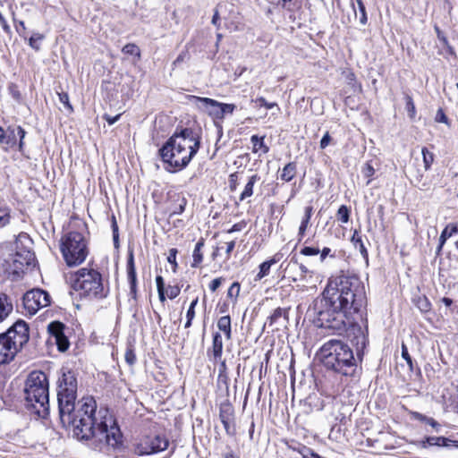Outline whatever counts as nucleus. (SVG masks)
<instances>
[{
  "mask_svg": "<svg viewBox=\"0 0 458 458\" xmlns=\"http://www.w3.org/2000/svg\"><path fill=\"white\" fill-rule=\"evenodd\" d=\"M42 39V36L40 34H37L35 37L32 36L30 40H29V44L30 46L34 48V49H38V46L36 45V40H40Z\"/></svg>",
  "mask_w": 458,
  "mask_h": 458,
  "instance_id": "obj_58",
  "label": "nucleus"
},
{
  "mask_svg": "<svg viewBox=\"0 0 458 458\" xmlns=\"http://www.w3.org/2000/svg\"><path fill=\"white\" fill-rule=\"evenodd\" d=\"M352 242L353 243L355 249L359 250L360 255L365 259L366 263L369 262V252L364 244V242L361 239V236L359 234L357 231H354L353 235L352 237Z\"/></svg>",
  "mask_w": 458,
  "mask_h": 458,
  "instance_id": "obj_22",
  "label": "nucleus"
},
{
  "mask_svg": "<svg viewBox=\"0 0 458 458\" xmlns=\"http://www.w3.org/2000/svg\"><path fill=\"white\" fill-rule=\"evenodd\" d=\"M319 252H320L319 249L315 248V247L306 246L301 250V254H302L304 256H315V255H318Z\"/></svg>",
  "mask_w": 458,
  "mask_h": 458,
  "instance_id": "obj_40",
  "label": "nucleus"
},
{
  "mask_svg": "<svg viewBox=\"0 0 458 458\" xmlns=\"http://www.w3.org/2000/svg\"><path fill=\"white\" fill-rule=\"evenodd\" d=\"M13 311V303L10 298L0 293V323L3 322Z\"/></svg>",
  "mask_w": 458,
  "mask_h": 458,
  "instance_id": "obj_19",
  "label": "nucleus"
},
{
  "mask_svg": "<svg viewBox=\"0 0 458 458\" xmlns=\"http://www.w3.org/2000/svg\"><path fill=\"white\" fill-rule=\"evenodd\" d=\"M318 254H320V261L322 262L327 259V257H335V251L333 252L332 250L328 247L323 248Z\"/></svg>",
  "mask_w": 458,
  "mask_h": 458,
  "instance_id": "obj_43",
  "label": "nucleus"
},
{
  "mask_svg": "<svg viewBox=\"0 0 458 458\" xmlns=\"http://www.w3.org/2000/svg\"><path fill=\"white\" fill-rule=\"evenodd\" d=\"M362 174L365 177L370 178L375 174V169L370 164L367 163L362 169Z\"/></svg>",
  "mask_w": 458,
  "mask_h": 458,
  "instance_id": "obj_46",
  "label": "nucleus"
},
{
  "mask_svg": "<svg viewBox=\"0 0 458 458\" xmlns=\"http://www.w3.org/2000/svg\"><path fill=\"white\" fill-rule=\"evenodd\" d=\"M313 208L311 206H308L304 209V216L301 219V225L298 231L299 242L304 237L306 230L309 226L310 220L312 216Z\"/></svg>",
  "mask_w": 458,
  "mask_h": 458,
  "instance_id": "obj_21",
  "label": "nucleus"
},
{
  "mask_svg": "<svg viewBox=\"0 0 458 458\" xmlns=\"http://www.w3.org/2000/svg\"><path fill=\"white\" fill-rule=\"evenodd\" d=\"M256 102L259 103L261 106H265L267 109H271L276 106V103L267 102V100L263 97L258 98L256 99Z\"/></svg>",
  "mask_w": 458,
  "mask_h": 458,
  "instance_id": "obj_52",
  "label": "nucleus"
},
{
  "mask_svg": "<svg viewBox=\"0 0 458 458\" xmlns=\"http://www.w3.org/2000/svg\"><path fill=\"white\" fill-rule=\"evenodd\" d=\"M60 250L68 267L81 265L89 254L87 241L79 231H70L61 238Z\"/></svg>",
  "mask_w": 458,
  "mask_h": 458,
  "instance_id": "obj_7",
  "label": "nucleus"
},
{
  "mask_svg": "<svg viewBox=\"0 0 458 458\" xmlns=\"http://www.w3.org/2000/svg\"><path fill=\"white\" fill-rule=\"evenodd\" d=\"M219 419L221 421L234 419L233 408L231 404L224 403L220 405Z\"/></svg>",
  "mask_w": 458,
  "mask_h": 458,
  "instance_id": "obj_29",
  "label": "nucleus"
},
{
  "mask_svg": "<svg viewBox=\"0 0 458 458\" xmlns=\"http://www.w3.org/2000/svg\"><path fill=\"white\" fill-rule=\"evenodd\" d=\"M246 224L244 222H240L237 224H234L228 231V233H232L234 232H240L245 227Z\"/></svg>",
  "mask_w": 458,
  "mask_h": 458,
  "instance_id": "obj_55",
  "label": "nucleus"
},
{
  "mask_svg": "<svg viewBox=\"0 0 458 458\" xmlns=\"http://www.w3.org/2000/svg\"><path fill=\"white\" fill-rule=\"evenodd\" d=\"M169 445V439L165 435L150 434L140 437L133 445V451L139 456L151 455L165 451Z\"/></svg>",
  "mask_w": 458,
  "mask_h": 458,
  "instance_id": "obj_9",
  "label": "nucleus"
},
{
  "mask_svg": "<svg viewBox=\"0 0 458 458\" xmlns=\"http://www.w3.org/2000/svg\"><path fill=\"white\" fill-rule=\"evenodd\" d=\"M211 352L216 362L221 359L223 352V340L220 333L218 332L213 335Z\"/></svg>",
  "mask_w": 458,
  "mask_h": 458,
  "instance_id": "obj_20",
  "label": "nucleus"
},
{
  "mask_svg": "<svg viewBox=\"0 0 458 458\" xmlns=\"http://www.w3.org/2000/svg\"><path fill=\"white\" fill-rule=\"evenodd\" d=\"M296 174V165L293 162L288 163L281 171L280 179L290 182Z\"/></svg>",
  "mask_w": 458,
  "mask_h": 458,
  "instance_id": "obj_28",
  "label": "nucleus"
},
{
  "mask_svg": "<svg viewBox=\"0 0 458 458\" xmlns=\"http://www.w3.org/2000/svg\"><path fill=\"white\" fill-rule=\"evenodd\" d=\"M0 144L7 148L16 145V133L14 126H9L6 130L0 126Z\"/></svg>",
  "mask_w": 458,
  "mask_h": 458,
  "instance_id": "obj_17",
  "label": "nucleus"
},
{
  "mask_svg": "<svg viewBox=\"0 0 458 458\" xmlns=\"http://www.w3.org/2000/svg\"><path fill=\"white\" fill-rule=\"evenodd\" d=\"M0 24L2 25V28L5 32H7V33L10 32V30H11L10 26L8 25L6 19L4 17V15L2 14L1 12H0Z\"/></svg>",
  "mask_w": 458,
  "mask_h": 458,
  "instance_id": "obj_60",
  "label": "nucleus"
},
{
  "mask_svg": "<svg viewBox=\"0 0 458 458\" xmlns=\"http://www.w3.org/2000/svg\"><path fill=\"white\" fill-rule=\"evenodd\" d=\"M30 339L29 325L17 320L5 332L0 334V364L12 361Z\"/></svg>",
  "mask_w": 458,
  "mask_h": 458,
  "instance_id": "obj_6",
  "label": "nucleus"
},
{
  "mask_svg": "<svg viewBox=\"0 0 458 458\" xmlns=\"http://www.w3.org/2000/svg\"><path fill=\"white\" fill-rule=\"evenodd\" d=\"M22 301L28 313L34 315L38 310L50 304V295L44 290L33 289L24 294Z\"/></svg>",
  "mask_w": 458,
  "mask_h": 458,
  "instance_id": "obj_10",
  "label": "nucleus"
},
{
  "mask_svg": "<svg viewBox=\"0 0 458 458\" xmlns=\"http://www.w3.org/2000/svg\"><path fill=\"white\" fill-rule=\"evenodd\" d=\"M420 445L422 448H428L429 446L458 448V441L445 437H428L425 440L420 442Z\"/></svg>",
  "mask_w": 458,
  "mask_h": 458,
  "instance_id": "obj_14",
  "label": "nucleus"
},
{
  "mask_svg": "<svg viewBox=\"0 0 458 458\" xmlns=\"http://www.w3.org/2000/svg\"><path fill=\"white\" fill-rule=\"evenodd\" d=\"M411 182L414 184V186L418 187L421 191H427L429 189V182L427 180H424L423 174L420 171H417L414 174H411Z\"/></svg>",
  "mask_w": 458,
  "mask_h": 458,
  "instance_id": "obj_26",
  "label": "nucleus"
},
{
  "mask_svg": "<svg viewBox=\"0 0 458 458\" xmlns=\"http://www.w3.org/2000/svg\"><path fill=\"white\" fill-rule=\"evenodd\" d=\"M11 221V209L7 206L0 207V228L6 226Z\"/></svg>",
  "mask_w": 458,
  "mask_h": 458,
  "instance_id": "obj_31",
  "label": "nucleus"
},
{
  "mask_svg": "<svg viewBox=\"0 0 458 458\" xmlns=\"http://www.w3.org/2000/svg\"><path fill=\"white\" fill-rule=\"evenodd\" d=\"M447 225H448V230H451L452 234L458 233V222L452 223Z\"/></svg>",
  "mask_w": 458,
  "mask_h": 458,
  "instance_id": "obj_64",
  "label": "nucleus"
},
{
  "mask_svg": "<svg viewBox=\"0 0 458 458\" xmlns=\"http://www.w3.org/2000/svg\"><path fill=\"white\" fill-rule=\"evenodd\" d=\"M414 301L416 307L423 313L431 310V303L426 296H419Z\"/></svg>",
  "mask_w": 458,
  "mask_h": 458,
  "instance_id": "obj_30",
  "label": "nucleus"
},
{
  "mask_svg": "<svg viewBox=\"0 0 458 458\" xmlns=\"http://www.w3.org/2000/svg\"><path fill=\"white\" fill-rule=\"evenodd\" d=\"M185 205L186 200L182 199V203L179 204V206L174 210L173 214H182L184 211Z\"/></svg>",
  "mask_w": 458,
  "mask_h": 458,
  "instance_id": "obj_63",
  "label": "nucleus"
},
{
  "mask_svg": "<svg viewBox=\"0 0 458 458\" xmlns=\"http://www.w3.org/2000/svg\"><path fill=\"white\" fill-rule=\"evenodd\" d=\"M221 422H222V424L225 428V430L228 436L233 437L236 434V427L234 424V419L228 420H222Z\"/></svg>",
  "mask_w": 458,
  "mask_h": 458,
  "instance_id": "obj_37",
  "label": "nucleus"
},
{
  "mask_svg": "<svg viewBox=\"0 0 458 458\" xmlns=\"http://www.w3.org/2000/svg\"><path fill=\"white\" fill-rule=\"evenodd\" d=\"M200 146L199 138L190 128L174 132L159 149L165 169L174 173L185 168L197 154Z\"/></svg>",
  "mask_w": 458,
  "mask_h": 458,
  "instance_id": "obj_3",
  "label": "nucleus"
},
{
  "mask_svg": "<svg viewBox=\"0 0 458 458\" xmlns=\"http://www.w3.org/2000/svg\"><path fill=\"white\" fill-rule=\"evenodd\" d=\"M156 284H157V289L158 290H164L165 289V283L164 279L161 276H157L156 277Z\"/></svg>",
  "mask_w": 458,
  "mask_h": 458,
  "instance_id": "obj_62",
  "label": "nucleus"
},
{
  "mask_svg": "<svg viewBox=\"0 0 458 458\" xmlns=\"http://www.w3.org/2000/svg\"><path fill=\"white\" fill-rule=\"evenodd\" d=\"M356 3L358 4L359 12H360V21L361 24H366L367 21H368V18H367V13H366L365 5H364L362 0H356Z\"/></svg>",
  "mask_w": 458,
  "mask_h": 458,
  "instance_id": "obj_38",
  "label": "nucleus"
},
{
  "mask_svg": "<svg viewBox=\"0 0 458 458\" xmlns=\"http://www.w3.org/2000/svg\"><path fill=\"white\" fill-rule=\"evenodd\" d=\"M406 108L408 110L409 115L411 117H413L414 114H415V106H414V103H413V101H412V99L411 98H408V101H407V104H406Z\"/></svg>",
  "mask_w": 458,
  "mask_h": 458,
  "instance_id": "obj_54",
  "label": "nucleus"
},
{
  "mask_svg": "<svg viewBox=\"0 0 458 458\" xmlns=\"http://www.w3.org/2000/svg\"><path fill=\"white\" fill-rule=\"evenodd\" d=\"M301 455L303 458H318V454L313 452L310 448H304L301 452Z\"/></svg>",
  "mask_w": 458,
  "mask_h": 458,
  "instance_id": "obj_53",
  "label": "nucleus"
},
{
  "mask_svg": "<svg viewBox=\"0 0 458 458\" xmlns=\"http://www.w3.org/2000/svg\"><path fill=\"white\" fill-rule=\"evenodd\" d=\"M324 366L344 376H352L357 367L353 352L341 340L332 339L320 348Z\"/></svg>",
  "mask_w": 458,
  "mask_h": 458,
  "instance_id": "obj_4",
  "label": "nucleus"
},
{
  "mask_svg": "<svg viewBox=\"0 0 458 458\" xmlns=\"http://www.w3.org/2000/svg\"><path fill=\"white\" fill-rule=\"evenodd\" d=\"M121 114H117L115 116H111L109 114H105L104 115V119L108 123L109 125H112L114 124V123H116L119 118H120Z\"/></svg>",
  "mask_w": 458,
  "mask_h": 458,
  "instance_id": "obj_61",
  "label": "nucleus"
},
{
  "mask_svg": "<svg viewBox=\"0 0 458 458\" xmlns=\"http://www.w3.org/2000/svg\"><path fill=\"white\" fill-rule=\"evenodd\" d=\"M331 141V137L328 132H326L320 140V148H326Z\"/></svg>",
  "mask_w": 458,
  "mask_h": 458,
  "instance_id": "obj_57",
  "label": "nucleus"
},
{
  "mask_svg": "<svg viewBox=\"0 0 458 458\" xmlns=\"http://www.w3.org/2000/svg\"><path fill=\"white\" fill-rule=\"evenodd\" d=\"M288 309H276L267 318L269 326L272 327L286 323L288 321Z\"/></svg>",
  "mask_w": 458,
  "mask_h": 458,
  "instance_id": "obj_18",
  "label": "nucleus"
},
{
  "mask_svg": "<svg viewBox=\"0 0 458 458\" xmlns=\"http://www.w3.org/2000/svg\"><path fill=\"white\" fill-rule=\"evenodd\" d=\"M65 326L60 321H53L47 326L50 340L54 341L60 352H65L70 346L69 340L64 335Z\"/></svg>",
  "mask_w": 458,
  "mask_h": 458,
  "instance_id": "obj_12",
  "label": "nucleus"
},
{
  "mask_svg": "<svg viewBox=\"0 0 458 458\" xmlns=\"http://www.w3.org/2000/svg\"><path fill=\"white\" fill-rule=\"evenodd\" d=\"M176 254H177V250L174 249V248H172V249L169 250V254H168V257H167V261L170 264H174V267L177 266V263H176Z\"/></svg>",
  "mask_w": 458,
  "mask_h": 458,
  "instance_id": "obj_50",
  "label": "nucleus"
},
{
  "mask_svg": "<svg viewBox=\"0 0 458 458\" xmlns=\"http://www.w3.org/2000/svg\"><path fill=\"white\" fill-rule=\"evenodd\" d=\"M191 98L196 101V103H200L203 105L219 108L216 111L209 112V115L216 119H223L226 114H233L235 109V105L233 104L221 103L208 98H201L196 96H191Z\"/></svg>",
  "mask_w": 458,
  "mask_h": 458,
  "instance_id": "obj_13",
  "label": "nucleus"
},
{
  "mask_svg": "<svg viewBox=\"0 0 458 458\" xmlns=\"http://www.w3.org/2000/svg\"><path fill=\"white\" fill-rule=\"evenodd\" d=\"M180 293V289L177 286H169L166 290V294L170 299H174Z\"/></svg>",
  "mask_w": 458,
  "mask_h": 458,
  "instance_id": "obj_48",
  "label": "nucleus"
},
{
  "mask_svg": "<svg viewBox=\"0 0 458 458\" xmlns=\"http://www.w3.org/2000/svg\"><path fill=\"white\" fill-rule=\"evenodd\" d=\"M425 423L430 425L437 432L440 430L441 425L433 418H428Z\"/></svg>",
  "mask_w": 458,
  "mask_h": 458,
  "instance_id": "obj_59",
  "label": "nucleus"
},
{
  "mask_svg": "<svg viewBox=\"0 0 458 458\" xmlns=\"http://www.w3.org/2000/svg\"><path fill=\"white\" fill-rule=\"evenodd\" d=\"M239 293H240V284L238 282H234L232 284V285L228 289L227 296L228 297H233V296L237 297L239 295Z\"/></svg>",
  "mask_w": 458,
  "mask_h": 458,
  "instance_id": "obj_42",
  "label": "nucleus"
},
{
  "mask_svg": "<svg viewBox=\"0 0 458 458\" xmlns=\"http://www.w3.org/2000/svg\"><path fill=\"white\" fill-rule=\"evenodd\" d=\"M250 141L253 144V152H257L258 149L261 148L264 153L268 151V147L264 144V137H259L258 135H252Z\"/></svg>",
  "mask_w": 458,
  "mask_h": 458,
  "instance_id": "obj_32",
  "label": "nucleus"
},
{
  "mask_svg": "<svg viewBox=\"0 0 458 458\" xmlns=\"http://www.w3.org/2000/svg\"><path fill=\"white\" fill-rule=\"evenodd\" d=\"M453 234L451 233V230H448V225L445 226V228L442 231L440 237H439V250L442 248V246L445 244L447 238L451 237Z\"/></svg>",
  "mask_w": 458,
  "mask_h": 458,
  "instance_id": "obj_41",
  "label": "nucleus"
},
{
  "mask_svg": "<svg viewBox=\"0 0 458 458\" xmlns=\"http://www.w3.org/2000/svg\"><path fill=\"white\" fill-rule=\"evenodd\" d=\"M127 276L130 284V295L132 299L137 298V275L134 265V259L132 253L130 254L127 260Z\"/></svg>",
  "mask_w": 458,
  "mask_h": 458,
  "instance_id": "obj_15",
  "label": "nucleus"
},
{
  "mask_svg": "<svg viewBox=\"0 0 458 458\" xmlns=\"http://www.w3.org/2000/svg\"><path fill=\"white\" fill-rule=\"evenodd\" d=\"M402 358L406 361L409 372L411 374L416 372L418 375H420V367L413 361L408 352V348L404 344H402Z\"/></svg>",
  "mask_w": 458,
  "mask_h": 458,
  "instance_id": "obj_23",
  "label": "nucleus"
},
{
  "mask_svg": "<svg viewBox=\"0 0 458 458\" xmlns=\"http://www.w3.org/2000/svg\"><path fill=\"white\" fill-rule=\"evenodd\" d=\"M124 358H125L126 362L131 366H132L136 361V355L132 349L126 350Z\"/></svg>",
  "mask_w": 458,
  "mask_h": 458,
  "instance_id": "obj_44",
  "label": "nucleus"
},
{
  "mask_svg": "<svg viewBox=\"0 0 458 458\" xmlns=\"http://www.w3.org/2000/svg\"><path fill=\"white\" fill-rule=\"evenodd\" d=\"M304 0H277V6L289 13L290 19H295V13L301 10Z\"/></svg>",
  "mask_w": 458,
  "mask_h": 458,
  "instance_id": "obj_16",
  "label": "nucleus"
},
{
  "mask_svg": "<svg viewBox=\"0 0 458 458\" xmlns=\"http://www.w3.org/2000/svg\"><path fill=\"white\" fill-rule=\"evenodd\" d=\"M436 121L437 123H447V116L445 114V113L443 112L442 109H439L437 113V115H436Z\"/></svg>",
  "mask_w": 458,
  "mask_h": 458,
  "instance_id": "obj_56",
  "label": "nucleus"
},
{
  "mask_svg": "<svg viewBox=\"0 0 458 458\" xmlns=\"http://www.w3.org/2000/svg\"><path fill=\"white\" fill-rule=\"evenodd\" d=\"M14 128H15L16 138L19 137V139H20V141H19V150L22 151L23 145H24L23 140L25 138L26 131L21 126H15Z\"/></svg>",
  "mask_w": 458,
  "mask_h": 458,
  "instance_id": "obj_39",
  "label": "nucleus"
},
{
  "mask_svg": "<svg viewBox=\"0 0 458 458\" xmlns=\"http://www.w3.org/2000/svg\"><path fill=\"white\" fill-rule=\"evenodd\" d=\"M194 317H195V309L189 308L187 310V314H186L187 321L184 325L185 328H188L191 326V321L194 318Z\"/></svg>",
  "mask_w": 458,
  "mask_h": 458,
  "instance_id": "obj_47",
  "label": "nucleus"
},
{
  "mask_svg": "<svg viewBox=\"0 0 458 458\" xmlns=\"http://www.w3.org/2000/svg\"><path fill=\"white\" fill-rule=\"evenodd\" d=\"M77 378L73 371L64 370L58 378L57 402L63 427L76 440L89 448L109 453L122 445V434L109 411L97 409L93 397L77 403Z\"/></svg>",
  "mask_w": 458,
  "mask_h": 458,
  "instance_id": "obj_1",
  "label": "nucleus"
},
{
  "mask_svg": "<svg viewBox=\"0 0 458 458\" xmlns=\"http://www.w3.org/2000/svg\"><path fill=\"white\" fill-rule=\"evenodd\" d=\"M217 327L224 332L227 340L232 338L231 318L229 315L223 316L218 319Z\"/></svg>",
  "mask_w": 458,
  "mask_h": 458,
  "instance_id": "obj_25",
  "label": "nucleus"
},
{
  "mask_svg": "<svg viewBox=\"0 0 458 458\" xmlns=\"http://www.w3.org/2000/svg\"><path fill=\"white\" fill-rule=\"evenodd\" d=\"M336 216L342 223H347L350 217V209L345 205H342L337 210Z\"/></svg>",
  "mask_w": 458,
  "mask_h": 458,
  "instance_id": "obj_35",
  "label": "nucleus"
},
{
  "mask_svg": "<svg viewBox=\"0 0 458 458\" xmlns=\"http://www.w3.org/2000/svg\"><path fill=\"white\" fill-rule=\"evenodd\" d=\"M59 100L61 103H63L70 111H72V106H71L69 102V96L65 92H62L58 94Z\"/></svg>",
  "mask_w": 458,
  "mask_h": 458,
  "instance_id": "obj_45",
  "label": "nucleus"
},
{
  "mask_svg": "<svg viewBox=\"0 0 458 458\" xmlns=\"http://www.w3.org/2000/svg\"><path fill=\"white\" fill-rule=\"evenodd\" d=\"M204 244H205V242H204L203 238L199 239V242L196 243L195 248L193 250V253H192V259H193V261L191 263L192 267H198L203 261L202 249L204 247Z\"/></svg>",
  "mask_w": 458,
  "mask_h": 458,
  "instance_id": "obj_24",
  "label": "nucleus"
},
{
  "mask_svg": "<svg viewBox=\"0 0 458 458\" xmlns=\"http://www.w3.org/2000/svg\"><path fill=\"white\" fill-rule=\"evenodd\" d=\"M223 280L224 279L222 277H217L212 280L211 283L209 284L210 291L216 292L220 287Z\"/></svg>",
  "mask_w": 458,
  "mask_h": 458,
  "instance_id": "obj_51",
  "label": "nucleus"
},
{
  "mask_svg": "<svg viewBox=\"0 0 458 458\" xmlns=\"http://www.w3.org/2000/svg\"><path fill=\"white\" fill-rule=\"evenodd\" d=\"M10 268L13 273L18 274L25 268L35 267L36 257L35 253L30 250L17 247L15 254L10 259Z\"/></svg>",
  "mask_w": 458,
  "mask_h": 458,
  "instance_id": "obj_11",
  "label": "nucleus"
},
{
  "mask_svg": "<svg viewBox=\"0 0 458 458\" xmlns=\"http://www.w3.org/2000/svg\"><path fill=\"white\" fill-rule=\"evenodd\" d=\"M9 91L11 93V95L13 96V98L17 100V101H20L21 99V93L17 88V86L15 84H11L9 86Z\"/></svg>",
  "mask_w": 458,
  "mask_h": 458,
  "instance_id": "obj_49",
  "label": "nucleus"
},
{
  "mask_svg": "<svg viewBox=\"0 0 458 458\" xmlns=\"http://www.w3.org/2000/svg\"><path fill=\"white\" fill-rule=\"evenodd\" d=\"M123 53L125 55H137L138 57L140 56V50L138 46H136L133 43H128L126 44L123 49Z\"/></svg>",
  "mask_w": 458,
  "mask_h": 458,
  "instance_id": "obj_36",
  "label": "nucleus"
},
{
  "mask_svg": "<svg viewBox=\"0 0 458 458\" xmlns=\"http://www.w3.org/2000/svg\"><path fill=\"white\" fill-rule=\"evenodd\" d=\"M259 181V176L258 174H252L248 182L246 183L243 191L240 196V200H244L245 199L251 197L253 194V187L255 183Z\"/></svg>",
  "mask_w": 458,
  "mask_h": 458,
  "instance_id": "obj_27",
  "label": "nucleus"
},
{
  "mask_svg": "<svg viewBox=\"0 0 458 458\" xmlns=\"http://www.w3.org/2000/svg\"><path fill=\"white\" fill-rule=\"evenodd\" d=\"M73 288L85 297L103 298L106 296L102 276L99 272L94 269L81 268L77 271Z\"/></svg>",
  "mask_w": 458,
  "mask_h": 458,
  "instance_id": "obj_8",
  "label": "nucleus"
},
{
  "mask_svg": "<svg viewBox=\"0 0 458 458\" xmlns=\"http://www.w3.org/2000/svg\"><path fill=\"white\" fill-rule=\"evenodd\" d=\"M366 306L364 284L356 275L342 273L328 279L321 294L310 306L309 312L318 327L341 333L351 325L354 335L352 342L360 351L367 344V327L363 329L355 324L354 315L362 317Z\"/></svg>",
  "mask_w": 458,
  "mask_h": 458,
  "instance_id": "obj_2",
  "label": "nucleus"
},
{
  "mask_svg": "<svg viewBox=\"0 0 458 458\" xmlns=\"http://www.w3.org/2000/svg\"><path fill=\"white\" fill-rule=\"evenodd\" d=\"M25 406L39 417H45L48 412V381L44 372H31L24 388Z\"/></svg>",
  "mask_w": 458,
  "mask_h": 458,
  "instance_id": "obj_5",
  "label": "nucleus"
},
{
  "mask_svg": "<svg viewBox=\"0 0 458 458\" xmlns=\"http://www.w3.org/2000/svg\"><path fill=\"white\" fill-rule=\"evenodd\" d=\"M421 153L423 157L424 170L428 171L434 162V154L429 152L427 148H422Z\"/></svg>",
  "mask_w": 458,
  "mask_h": 458,
  "instance_id": "obj_33",
  "label": "nucleus"
},
{
  "mask_svg": "<svg viewBox=\"0 0 458 458\" xmlns=\"http://www.w3.org/2000/svg\"><path fill=\"white\" fill-rule=\"evenodd\" d=\"M271 267H272V265L269 263L268 260L261 263L259 265V271L257 274L255 280L259 281V280H261L263 277L267 276L270 272Z\"/></svg>",
  "mask_w": 458,
  "mask_h": 458,
  "instance_id": "obj_34",
  "label": "nucleus"
}]
</instances>
